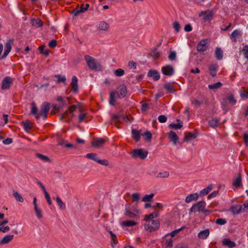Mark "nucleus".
Returning a JSON list of instances; mask_svg holds the SVG:
<instances>
[{
  "label": "nucleus",
  "instance_id": "32",
  "mask_svg": "<svg viewBox=\"0 0 248 248\" xmlns=\"http://www.w3.org/2000/svg\"><path fill=\"white\" fill-rule=\"evenodd\" d=\"M35 156L44 162H51V160L49 159V158L47 156L42 155L39 153L36 154Z\"/></svg>",
  "mask_w": 248,
  "mask_h": 248
},
{
  "label": "nucleus",
  "instance_id": "2",
  "mask_svg": "<svg viewBox=\"0 0 248 248\" xmlns=\"http://www.w3.org/2000/svg\"><path fill=\"white\" fill-rule=\"evenodd\" d=\"M50 107V104L48 102H45L42 104L40 107V111L39 114H37L35 116L36 119L40 118L41 116H42L44 119H46L47 116V113L49 111Z\"/></svg>",
  "mask_w": 248,
  "mask_h": 248
},
{
  "label": "nucleus",
  "instance_id": "46",
  "mask_svg": "<svg viewBox=\"0 0 248 248\" xmlns=\"http://www.w3.org/2000/svg\"><path fill=\"white\" fill-rule=\"evenodd\" d=\"M38 108L36 106V104L34 102H32L31 103V113L32 115H35V116H36L37 114H39V113H38Z\"/></svg>",
  "mask_w": 248,
  "mask_h": 248
},
{
  "label": "nucleus",
  "instance_id": "27",
  "mask_svg": "<svg viewBox=\"0 0 248 248\" xmlns=\"http://www.w3.org/2000/svg\"><path fill=\"white\" fill-rule=\"evenodd\" d=\"M132 135L133 139L137 142L139 141L140 138V131H138L135 129H132Z\"/></svg>",
  "mask_w": 248,
  "mask_h": 248
},
{
  "label": "nucleus",
  "instance_id": "62",
  "mask_svg": "<svg viewBox=\"0 0 248 248\" xmlns=\"http://www.w3.org/2000/svg\"><path fill=\"white\" fill-rule=\"evenodd\" d=\"M227 99L228 100L229 102L232 104H234L236 102V101L235 99V98H234L232 94H230V95H228Z\"/></svg>",
  "mask_w": 248,
  "mask_h": 248
},
{
  "label": "nucleus",
  "instance_id": "21",
  "mask_svg": "<svg viewBox=\"0 0 248 248\" xmlns=\"http://www.w3.org/2000/svg\"><path fill=\"white\" fill-rule=\"evenodd\" d=\"M121 118H122L124 121L130 122L129 119L126 116H124V115H113L112 116V120L117 123L120 122V119Z\"/></svg>",
  "mask_w": 248,
  "mask_h": 248
},
{
  "label": "nucleus",
  "instance_id": "56",
  "mask_svg": "<svg viewBox=\"0 0 248 248\" xmlns=\"http://www.w3.org/2000/svg\"><path fill=\"white\" fill-rule=\"evenodd\" d=\"M133 202H138L140 200V194L138 193H134L131 195Z\"/></svg>",
  "mask_w": 248,
  "mask_h": 248
},
{
  "label": "nucleus",
  "instance_id": "39",
  "mask_svg": "<svg viewBox=\"0 0 248 248\" xmlns=\"http://www.w3.org/2000/svg\"><path fill=\"white\" fill-rule=\"evenodd\" d=\"M65 105H64V104H61L59 106H57L56 105H53L52 107H53V108H52V110L51 111V114H55L56 112V111H58L60 110V109L65 106Z\"/></svg>",
  "mask_w": 248,
  "mask_h": 248
},
{
  "label": "nucleus",
  "instance_id": "49",
  "mask_svg": "<svg viewBox=\"0 0 248 248\" xmlns=\"http://www.w3.org/2000/svg\"><path fill=\"white\" fill-rule=\"evenodd\" d=\"M222 83L220 82H217L213 84H210L208 85V88L210 89H217L220 88L222 86Z\"/></svg>",
  "mask_w": 248,
  "mask_h": 248
},
{
  "label": "nucleus",
  "instance_id": "23",
  "mask_svg": "<svg viewBox=\"0 0 248 248\" xmlns=\"http://www.w3.org/2000/svg\"><path fill=\"white\" fill-rule=\"evenodd\" d=\"M222 243L224 246L229 248H232L236 246L235 243L233 241H232L229 238H225L223 240Z\"/></svg>",
  "mask_w": 248,
  "mask_h": 248
},
{
  "label": "nucleus",
  "instance_id": "57",
  "mask_svg": "<svg viewBox=\"0 0 248 248\" xmlns=\"http://www.w3.org/2000/svg\"><path fill=\"white\" fill-rule=\"evenodd\" d=\"M13 39H10L6 43L5 45V49L8 50L9 51L11 50V44L13 43Z\"/></svg>",
  "mask_w": 248,
  "mask_h": 248
},
{
  "label": "nucleus",
  "instance_id": "28",
  "mask_svg": "<svg viewBox=\"0 0 248 248\" xmlns=\"http://www.w3.org/2000/svg\"><path fill=\"white\" fill-rule=\"evenodd\" d=\"M31 24L32 26L41 27L43 25V22L39 18H33L31 20Z\"/></svg>",
  "mask_w": 248,
  "mask_h": 248
},
{
  "label": "nucleus",
  "instance_id": "30",
  "mask_svg": "<svg viewBox=\"0 0 248 248\" xmlns=\"http://www.w3.org/2000/svg\"><path fill=\"white\" fill-rule=\"evenodd\" d=\"M24 130L28 131L32 128V123L29 120L24 121L22 122Z\"/></svg>",
  "mask_w": 248,
  "mask_h": 248
},
{
  "label": "nucleus",
  "instance_id": "18",
  "mask_svg": "<svg viewBox=\"0 0 248 248\" xmlns=\"http://www.w3.org/2000/svg\"><path fill=\"white\" fill-rule=\"evenodd\" d=\"M241 36L240 31L238 30H235L232 32L230 35V38L233 42L235 43L237 41V38Z\"/></svg>",
  "mask_w": 248,
  "mask_h": 248
},
{
  "label": "nucleus",
  "instance_id": "34",
  "mask_svg": "<svg viewBox=\"0 0 248 248\" xmlns=\"http://www.w3.org/2000/svg\"><path fill=\"white\" fill-rule=\"evenodd\" d=\"M116 93V92H115V91H111L110 93L109 103L110 105H114L116 102V100H115Z\"/></svg>",
  "mask_w": 248,
  "mask_h": 248
},
{
  "label": "nucleus",
  "instance_id": "15",
  "mask_svg": "<svg viewBox=\"0 0 248 248\" xmlns=\"http://www.w3.org/2000/svg\"><path fill=\"white\" fill-rule=\"evenodd\" d=\"M78 78L76 76H73L72 78L71 86L73 92L77 93L78 91Z\"/></svg>",
  "mask_w": 248,
  "mask_h": 248
},
{
  "label": "nucleus",
  "instance_id": "54",
  "mask_svg": "<svg viewBox=\"0 0 248 248\" xmlns=\"http://www.w3.org/2000/svg\"><path fill=\"white\" fill-rule=\"evenodd\" d=\"M56 202L61 209H64L65 208V204L59 197H57Z\"/></svg>",
  "mask_w": 248,
  "mask_h": 248
},
{
  "label": "nucleus",
  "instance_id": "64",
  "mask_svg": "<svg viewBox=\"0 0 248 248\" xmlns=\"http://www.w3.org/2000/svg\"><path fill=\"white\" fill-rule=\"evenodd\" d=\"M158 120L160 123H164L166 122L167 120V118L165 115H161L159 116V117H158Z\"/></svg>",
  "mask_w": 248,
  "mask_h": 248
},
{
  "label": "nucleus",
  "instance_id": "37",
  "mask_svg": "<svg viewBox=\"0 0 248 248\" xmlns=\"http://www.w3.org/2000/svg\"><path fill=\"white\" fill-rule=\"evenodd\" d=\"M46 46L45 45H42L39 46L38 49L40 50L41 54L44 55L46 56H47L49 53V50L47 49H45Z\"/></svg>",
  "mask_w": 248,
  "mask_h": 248
},
{
  "label": "nucleus",
  "instance_id": "47",
  "mask_svg": "<svg viewBox=\"0 0 248 248\" xmlns=\"http://www.w3.org/2000/svg\"><path fill=\"white\" fill-rule=\"evenodd\" d=\"M213 17V13L211 11L206 12L204 15L203 19L206 20H210Z\"/></svg>",
  "mask_w": 248,
  "mask_h": 248
},
{
  "label": "nucleus",
  "instance_id": "16",
  "mask_svg": "<svg viewBox=\"0 0 248 248\" xmlns=\"http://www.w3.org/2000/svg\"><path fill=\"white\" fill-rule=\"evenodd\" d=\"M105 140L101 138H94L92 141V145L93 147H101L104 144Z\"/></svg>",
  "mask_w": 248,
  "mask_h": 248
},
{
  "label": "nucleus",
  "instance_id": "40",
  "mask_svg": "<svg viewBox=\"0 0 248 248\" xmlns=\"http://www.w3.org/2000/svg\"><path fill=\"white\" fill-rule=\"evenodd\" d=\"M169 127L171 129H174L176 130L180 129L183 127V124L182 122L178 124L171 123L169 125Z\"/></svg>",
  "mask_w": 248,
  "mask_h": 248
},
{
  "label": "nucleus",
  "instance_id": "17",
  "mask_svg": "<svg viewBox=\"0 0 248 248\" xmlns=\"http://www.w3.org/2000/svg\"><path fill=\"white\" fill-rule=\"evenodd\" d=\"M199 195L197 193H194L188 195L185 199L186 203H189L192 201H197L198 199Z\"/></svg>",
  "mask_w": 248,
  "mask_h": 248
},
{
  "label": "nucleus",
  "instance_id": "6",
  "mask_svg": "<svg viewBox=\"0 0 248 248\" xmlns=\"http://www.w3.org/2000/svg\"><path fill=\"white\" fill-rule=\"evenodd\" d=\"M207 41V39H203L198 43L197 46V50L198 52H203L207 50L209 46Z\"/></svg>",
  "mask_w": 248,
  "mask_h": 248
},
{
  "label": "nucleus",
  "instance_id": "5",
  "mask_svg": "<svg viewBox=\"0 0 248 248\" xmlns=\"http://www.w3.org/2000/svg\"><path fill=\"white\" fill-rule=\"evenodd\" d=\"M148 152L144 151L142 149H134L132 152V156L135 158L140 157L141 159H144L147 156Z\"/></svg>",
  "mask_w": 248,
  "mask_h": 248
},
{
  "label": "nucleus",
  "instance_id": "41",
  "mask_svg": "<svg viewBox=\"0 0 248 248\" xmlns=\"http://www.w3.org/2000/svg\"><path fill=\"white\" fill-rule=\"evenodd\" d=\"M158 216V213L157 212H154L149 215H145V220H149L152 219Z\"/></svg>",
  "mask_w": 248,
  "mask_h": 248
},
{
  "label": "nucleus",
  "instance_id": "43",
  "mask_svg": "<svg viewBox=\"0 0 248 248\" xmlns=\"http://www.w3.org/2000/svg\"><path fill=\"white\" fill-rule=\"evenodd\" d=\"M109 232L111 235V239L112 241L111 246L114 247L115 245L117 243V239L116 235L111 231H109Z\"/></svg>",
  "mask_w": 248,
  "mask_h": 248
},
{
  "label": "nucleus",
  "instance_id": "8",
  "mask_svg": "<svg viewBox=\"0 0 248 248\" xmlns=\"http://www.w3.org/2000/svg\"><path fill=\"white\" fill-rule=\"evenodd\" d=\"M13 81V79L10 77H6L2 80L1 89L2 90L9 89Z\"/></svg>",
  "mask_w": 248,
  "mask_h": 248
},
{
  "label": "nucleus",
  "instance_id": "52",
  "mask_svg": "<svg viewBox=\"0 0 248 248\" xmlns=\"http://www.w3.org/2000/svg\"><path fill=\"white\" fill-rule=\"evenodd\" d=\"M185 228H186V227L185 226H183V227H181L180 229H176V230H175L173 231L170 234H169V233L167 234L166 235V237L169 236L170 235L171 236V238L172 237H174L176 233H177L179 232H180L181 230H182Z\"/></svg>",
  "mask_w": 248,
  "mask_h": 248
},
{
  "label": "nucleus",
  "instance_id": "3",
  "mask_svg": "<svg viewBox=\"0 0 248 248\" xmlns=\"http://www.w3.org/2000/svg\"><path fill=\"white\" fill-rule=\"evenodd\" d=\"M206 203L204 201H200L194 204L190 209V214L191 213H195L196 212L206 213L209 212L208 210L205 209Z\"/></svg>",
  "mask_w": 248,
  "mask_h": 248
},
{
  "label": "nucleus",
  "instance_id": "44",
  "mask_svg": "<svg viewBox=\"0 0 248 248\" xmlns=\"http://www.w3.org/2000/svg\"><path fill=\"white\" fill-rule=\"evenodd\" d=\"M219 120L217 118H213L209 122V124L212 127H217L218 125Z\"/></svg>",
  "mask_w": 248,
  "mask_h": 248
},
{
  "label": "nucleus",
  "instance_id": "11",
  "mask_svg": "<svg viewBox=\"0 0 248 248\" xmlns=\"http://www.w3.org/2000/svg\"><path fill=\"white\" fill-rule=\"evenodd\" d=\"M147 76L149 77H152L155 81L158 80L160 78V74L156 70H150L148 72Z\"/></svg>",
  "mask_w": 248,
  "mask_h": 248
},
{
  "label": "nucleus",
  "instance_id": "25",
  "mask_svg": "<svg viewBox=\"0 0 248 248\" xmlns=\"http://www.w3.org/2000/svg\"><path fill=\"white\" fill-rule=\"evenodd\" d=\"M218 68V65L217 64H212L209 67V71L210 75L213 77H215L217 75V71Z\"/></svg>",
  "mask_w": 248,
  "mask_h": 248
},
{
  "label": "nucleus",
  "instance_id": "42",
  "mask_svg": "<svg viewBox=\"0 0 248 248\" xmlns=\"http://www.w3.org/2000/svg\"><path fill=\"white\" fill-rule=\"evenodd\" d=\"M164 88L168 91V93H173L174 92L173 90V86L170 83L168 82L165 84Z\"/></svg>",
  "mask_w": 248,
  "mask_h": 248
},
{
  "label": "nucleus",
  "instance_id": "24",
  "mask_svg": "<svg viewBox=\"0 0 248 248\" xmlns=\"http://www.w3.org/2000/svg\"><path fill=\"white\" fill-rule=\"evenodd\" d=\"M173 240L172 238H170V239L166 238L163 241V247H165L166 248H172L173 246Z\"/></svg>",
  "mask_w": 248,
  "mask_h": 248
},
{
  "label": "nucleus",
  "instance_id": "33",
  "mask_svg": "<svg viewBox=\"0 0 248 248\" xmlns=\"http://www.w3.org/2000/svg\"><path fill=\"white\" fill-rule=\"evenodd\" d=\"M13 196L17 202H24L23 198L17 191L15 190H13Z\"/></svg>",
  "mask_w": 248,
  "mask_h": 248
},
{
  "label": "nucleus",
  "instance_id": "58",
  "mask_svg": "<svg viewBox=\"0 0 248 248\" xmlns=\"http://www.w3.org/2000/svg\"><path fill=\"white\" fill-rule=\"evenodd\" d=\"M242 51L245 58L248 60V44L243 47Z\"/></svg>",
  "mask_w": 248,
  "mask_h": 248
},
{
  "label": "nucleus",
  "instance_id": "7",
  "mask_svg": "<svg viewBox=\"0 0 248 248\" xmlns=\"http://www.w3.org/2000/svg\"><path fill=\"white\" fill-rule=\"evenodd\" d=\"M161 71L164 75L168 77H170L172 76L175 72L173 67L170 64H168L165 66L162 67L161 68Z\"/></svg>",
  "mask_w": 248,
  "mask_h": 248
},
{
  "label": "nucleus",
  "instance_id": "12",
  "mask_svg": "<svg viewBox=\"0 0 248 248\" xmlns=\"http://www.w3.org/2000/svg\"><path fill=\"white\" fill-rule=\"evenodd\" d=\"M169 136V138L171 141L172 142L173 144L175 145L179 140V138L176 133L173 131H170L167 133Z\"/></svg>",
  "mask_w": 248,
  "mask_h": 248
},
{
  "label": "nucleus",
  "instance_id": "51",
  "mask_svg": "<svg viewBox=\"0 0 248 248\" xmlns=\"http://www.w3.org/2000/svg\"><path fill=\"white\" fill-rule=\"evenodd\" d=\"M137 224V223L132 220H126L123 222L122 225L124 226L130 227Z\"/></svg>",
  "mask_w": 248,
  "mask_h": 248
},
{
  "label": "nucleus",
  "instance_id": "1",
  "mask_svg": "<svg viewBox=\"0 0 248 248\" xmlns=\"http://www.w3.org/2000/svg\"><path fill=\"white\" fill-rule=\"evenodd\" d=\"M84 59L87 62L88 67L91 69L97 71L101 70V66L100 63L95 59L89 55H85Z\"/></svg>",
  "mask_w": 248,
  "mask_h": 248
},
{
  "label": "nucleus",
  "instance_id": "50",
  "mask_svg": "<svg viewBox=\"0 0 248 248\" xmlns=\"http://www.w3.org/2000/svg\"><path fill=\"white\" fill-rule=\"evenodd\" d=\"M168 59L170 61H173L176 59V53L174 51H170L169 55H168Z\"/></svg>",
  "mask_w": 248,
  "mask_h": 248
},
{
  "label": "nucleus",
  "instance_id": "26",
  "mask_svg": "<svg viewBox=\"0 0 248 248\" xmlns=\"http://www.w3.org/2000/svg\"><path fill=\"white\" fill-rule=\"evenodd\" d=\"M209 235V230L207 229L200 232L198 233V237L202 239H205Z\"/></svg>",
  "mask_w": 248,
  "mask_h": 248
},
{
  "label": "nucleus",
  "instance_id": "53",
  "mask_svg": "<svg viewBox=\"0 0 248 248\" xmlns=\"http://www.w3.org/2000/svg\"><path fill=\"white\" fill-rule=\"evenodd\" d=\"M169 176V172L168 171L160 172L156 176L157 178H168Z\"/></svg>",
  "mask_w": 248,
  "mask_h": 248
},
{
  "label": "nucleus",
  "instance_id": "10",
  "mask_svg": "<svg viewBox=\"0 0 248 248\" xmlns=\"http://www.w3.org/2000/svg\"><path fill=\"white\" fill-rule=\"evenodd\" d=\"M127 93L126 87L123 84L117 88V94L119 98H124Z\"/></svg>",
  "mask_w": 248,
  "mask_h": 248
},
{
  "label": "nucleus",
  "instance_id": "55",
  "mask_svg": "<svg viewBox=\"0 0 248 248\" xmlns=\"http://www.w3.org/2000/svg\"><path fill=\"white\" fill-rule=\"evenodd\" d=\"M124 74V71L121 69L119 68L114 71V74L117 77H121Z\"/></svg>",
  "mask_w": 248,
  "mask_h": 248
},
{
  "label": "nucleus",
  "instance_id": "19",
  "mask_svg": "<svg viewBox=\"0 0 248 248\" xmlns=\"http://www.w3.org/2000/svg\"><path fill=\"white\" fill-rule=\"evenodd\" d=\"M14 235H6L1 240H0V245H3L9 243L14 239Z\"/></svg>",
  "mask_w": 248,
  "mask_h": 248
},
{
  "label": "nucleus",
  "instance_id": "59",
  "mask_svg": "<svg viewBox=\"0 0 248 248\" xmlns=\"http://www.w3.org/2000/svg\"><path fill=\"white\" fill-rule=\"evenodd\" d=\"M215 222L216 224H217L218 225H224L225 224H226L227 223V221L224 218H217V219H216Z\"/></svg>",
  "mask_w": 248,
  "mask_h": 248
},
{
  "label": "nucleus",
  "instance_id": "61",
  "mask_svg": "<svg viewBox=\"0 0 248 248\" xmlns=\"http://www.w3.org/2000/svg\"><path fill=\"white\" fill-rule=\"evenodd\" d=\"M97 163L105 166H108L109 165V162L107 159H99L98 161H97Z\"/></svg>",
  "mask_w": 248,
  "mask_h": 248
},
{
  "label": "nucleus",
  "instance_id": "38",
  "mask_svg": "<svg viewBox=\"0 0 248 248\" xmlns=\"http://www.w3.org/2000/svg\"><path fill=\"white\" fill-rule=\"evenodd\" d=\"M86 157L91 160H93L96 162L98 161L99 158H98L97 155L95 153H89L86 155Z\"/></svg>",
  "mask_w": 248,
  "mask_h": 248
},
{
  "label": "nucleus",
  "instance_id": "60",
  "mask_svg": "<svg viewBox=\"0 0 248 248\" xmlns=\"http://www.w3.org/2000/svg\"><path fill=\"white\" fill-rule=\"evenodd\" d=\"M142 136H146V140L148 141H151L152 139V134L150 131H146L142 134Z\"/></svg>",
  "mask_w": 248,
  "mask_h": 248
},
{
  "label": "nucleus",
  "instance_id": "36",
  "mask_svg": "<svg viewBox=\"0 0 248 248\" xmlns=\"http://www.w3.org/2000/svg\"><path fill=\"white\" fill-rule=\"evenodd\" d=\"M154 195V193H151L149 195L146 194L142 198L141 201L145 202H151L152 201Z\"/></svg>",
  "mask_w": 248,
  "mask_h": 248
},
{
  "label": "nucleus",
  "instance_id": "63",
  "mask_svg": "<svg viewBox=\"0 0 248 248\" xmlns=\"http://www.w3.org/2000/svg\"><path fill=\"white\" fill-rule=\"evenodd\" d=\"M55 77L57 78V82L58 83L60 82H64L66 80V78L64 77H62L60 75H55Z\"/></svg>",
  "mask_w": 248,
  "mask_h": 248
},
{
  "label": "nucleus",
  "instance_id": "4",
  "mask_svg": "<svg viewBox=\"0 0 248 248\" xmlns=\"http://www.w3.org/2000/svg\"><path fill=\"white\" fill-rule=\"evenodd\" d=\"M144 224L145 229L150 232L157 230L159 227V222L158 220H146Z\"/></svg>",
  "mask_w": 248,
  "mask_h": 248
},
{
  "label": "nucleus",
  "instance_id": "13",
  "mask_svg": "<svg viewBox=\"0 0 248 248\" xmlns=\"http://www.w3.org/2000/svg\"><path fill=\"white\" fill-rule=\"evenodd\" d=\"M198 135L197 133H193L191 132H188L186 134L183 139L184 142H189L194 139H195Z\"/></svg>",
  "mask_w": 248,
  "mask_h": 248
},
{
  "label": "nucleus",
  "instance_id": "20",
  "mask_svg": "<svg viewBox=\"0 0 248 248\" xmlns=\"http://www.w3.org/2000/svg\"><path fill=\"white\" fill-rule=\"evenodd\" d=\"M242 185V177L241 172H239L237 177L233 181L232 185L236 188L239 187Z\"/></svg>",
  "mask_w": 248,
  "mask_h": 248
},
{
  "label": "nucleus",
  "instance_id": "48",
  "mask_svg": "<svg viewBox=\"0 0 248 248\" xmlns=\"http://www.w3.org/2000/svg\"><path fill=\"white\" fill-rule=\"evenodd\" d=\"M212 186L209 185L207 187L204 188L201 191V195H202L203 196L207 195L212 190Z\"/></svg>",
  "mask_w": 248,
  "mask_h": 248
},
{
  "label": "nucleus",
  "instance_id": "31",
  "mask_svg": "<svg viewBox=\"0 0 248 248\" xmlns=\"http://www.w3.org/2000/svg\"><path fill=\"white\" fill-rule=\"evenodd\" d=\"M124 215L129 218H134L137 216V214L130 211L129 207L125 208Z\"/></svg>",
  "mask_w": 248,
  "mask_h": 248
},
{
  "label": "nucleus",
  "instance_id": "45",
  "mask_svg": "<svg viewBox=\"0 0 248 248\" xmlns=\"http://www.w3.org/2000/svg\"><path fill=\"white\" fill-rule=\"evenodd\" d=\"M240 94L241 97L248 98V88L245 89L242 87L240 90Z\"/></svg>",
  "mask_w": 248,
  "mask_h": 248
},
{
  "label": "nucleus",
  "instance_id": "35",
  "mask_svg": "<svg viewBox=\"0 0 248 248\" xmlns=\"http://www.w3.org/2000/svg\"><path fill=\"white\" fill-rule=\"evenodd\" d=\"M109 28V24L105 21H101L99 24V28L102 30L106 31Z\"/></svg>",
  "mask_w": 248,
  "mask_h": 248
},
{
  "label": "nucleus",
  "instance_id": "29",
  "mask_svg": "<svg viewBox=\"0 0 248 248\" xmlns=\"http://www.w3.org/2000/svg\"><path fill=\"white\" fill-rule=\"evenodd\" d=\"M215 57L217 60L220 61L223 58V52L220 47H217L215 50Z\"/></svg>",
  "mask_w": 248,
  "mask_h": 248
},
{
  "label": "nucleus",
  "instance_id": "22",
  "mask_svg": "<svg viewBox=\"0 0 248 248\" xmlns=\"http://www.w3.org/2000/svg\"><path fill=\"white\" fill-rule=\"evenodd\" d=\"M85 7H84V4H82L79 8V9L77 7L75 9H74L72 11V14L74 15V16H77L78 15H79L81 13L85 12L86 11H84Z\"/></svg>",
  "mask_w": 248,
  "mask_h": 248
},
{
  "label": "nucleus",
  "instance_id": "14",
  "mask_svg": "<svg viewBox=\"0 0 248 248\" xmlns=\"http://www.w3.org/2000/svg\"><path fill=\"white\" fill-rule=\"evenodd\" d=\"M229 210L233 214H238L241 212H242V205H235L232 206Z\"/></svg>",
  "mask_w": 248,
  "mask_h": 248
},
{
  "label": "nucleus",
  "instance_id": "9",
  "mask_svg": "<svg viewBox=\"0 0 248 248\" xmlns=\"http://www.w3.org/2000/svg\"><path fill=\"white\" fill-rule=\"evenodd\" d=\"M33 204L34 205V210L37 217L38 219H41L43 217L42 210L39 208L37 203V199L34 197L33 200Z\"/></svg>",
  "mask_w": 248,
  "mask_h": 248
}]
</instances>
